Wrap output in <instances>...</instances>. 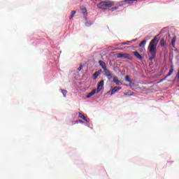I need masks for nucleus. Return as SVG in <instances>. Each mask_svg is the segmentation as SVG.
<instances>
[{
  "instance_id": "nucleus-19",
  "label": "nucleus",
  "mask_w": 179,
  "mask_h": 179,
  "mask_svg": "<svg viewBox=\"0 0 179 179\" xmlns=\"http://www.w3.org/2000/svg\"><path fill=\"white\" fill-rule=\"evenodd\" d=\"M146 44V40H143L138 44V47H142V45H145Z\"/></svg>"
},
{
  "instance_id": "nucleus-1",
  "label": "nucleus",
  "mask_w": 179,
  "mask_h": 179,
  "mask_svg": "<svg viewBox=\"0 0 179 179\" xmlns=\"http://www.w3.org/2000/svg\"><path fill=\"white\" fill-rule=\"evenodd\" d=\"M159 40H157V36H155L148 45V56L149 61H153L156 58V52L157 51V44Z\"/></svg>"
},
{
  "instance_id": "nucleus-12",
  "label": "nucleus",
  "mask_w": 179,
  "mask_h": 179,
  "mask_svg": "<svg viewBox=\"0 0 179 179\" xmlns=\"http://www.w3.org/2000/svg\"><path fill=\"white\" fill-rule=\"evenodd\" d=\"M173 72H174V66H171V69L168 73V74L166 75V78H169V76H171V75H173Z\"/></svg>"
},
{
  "instance_id": "nucleus-8",
  "label": "nucleus",
  "mask_w": 179,
  "mask_h": 179,
  "mask_svg": "<svg viewBox=\"0 0 179 179\" xmlns=\"http://www.w3.org/2000/svg\"><path fill=\"white\" fill-rule=\"evenodd\" d=\"M120 90H121V87H115L113 90H112V92H111V95L113 94H115V93L120 92Z\"/></svg>"
},
{
  "instance_id": "nucleus-6",
  "label": "nucleus",
  "mask_w": 179,
  "mask_h": 179,
  "mask_svg": "<svg viewBox=\"0 0 179 179\" xmlns=\"http://www.w3.org/2000/svg\"><path fill=\"white\" fill-rule=\"evenodd\" d=\"M101 72H103V70L100 69V70L96 71L93 74L92 78H93L94 80H96V79H97V78H99V76H100V73H101Z\"/></svg>"
},
{
  "instance_id": "nucleus-28",
  "label": "nucleus",
  "mask_w": 179,
  "mask_h": 179,
  "mask_svg": "<svg viewBox=\"0 0 179 179\" xmlns=\"http://www.w3.org/2000/svg\"><path fill=\"white\" fill-rule=\"evenodd\" d=\"M85 24H86V26H89L90 25L88 22H86Z\"/></svg>"
},
{
  "instance_id": "nucleus-20",
  "label": "nucleus",
  "mask_w": 179,
  "mask_h": 179,
  "mask_svg": "<svg viewBox=\"0 0 179 179\" xmlns=\"http://www.w3.org/2000/svg\"><path fill=\"white\" fill-rule=\"evenodd\" d=\"M125 80H126V82H129V83H131V78H129V76H126Z\"/></svg>"
},
{
  "instance_id": "nucleus-3",
  "label": "nucleus",
  "mask_w": 179,
  "mask_h": 179,
  "mask_svg": "<svg viewBox=\"0 0 179 179\" xmlns=\"http://www.w3.org/2000/svg\"><path fill=\"white\" fill-rule=\"evenodd\" d=\"M117 58H124V59H132V57L127 53H119L117 55Z\"/></svg>"
},
{
  "instance_id": "nucleus-14",
  "label": "nucleus",
  "mask_w": 179,
  "mask_h": 179,
  "mask_svg": "<svg viewBox=\"0 0 179 179\" xmlns=\"http://www.w3.org/2000/svg\"><path fill=\"white\" fill-rule=\"evenodd\" d=\"M78 117H79L80 118H82V120H84V121H87V119L86 118V117L85 116V115H83V114H82V113H78Z\"/></svg>"
},
{
  "instance_id": "nucleus-7",
  "label": "nucleus",
  "mask_w": 179,
  "mask_h": 179,
  "mask_svg": "<svg viewBox=\"0 0 179 179\" xmlns=\"http://www.w3.org/2000/svg\"><path fill=\"white\" fill-rule=\"evenodd\" d=\"M133 54L135 55V57H136V58H137V59H140V60L143 59V57H142V55H141V54H139V52L138 51L133 52Z\"/></svg>"
},
{
  "instance_id": "nucleus-16",
  "label": "nucleus",
  "mask_w": 179,
  "mask_h": 179,
  "mask_svg": "<svg viewBox=\"0 0 179 179\" xmlns=\"http://www.w3.org/2000/svg\"><path fill=\"white\" fill-rule=\"evenodd\" d=\"M82 13L84 14V16H86L87 15V10L86 8H81Z\"/></svg>"
},
{
  "instance_id": "nucleus-9",
  "label": "nucleus",
  "mask_w": 179,
  "mask_h": 179,
  "mask_svg": "<svg viewBox=\"0 0 179 179\" xmlns=\"http://www.w3.org/2000/svg\"><path fill=\"white\" fill-rule=\"evenodd\" d=\"M97 93V90L94 89V90H92L91 92H90L88 94V95L86 96L87 99H90V97H92V96H94V94Z\"/></svg>"
},
{
  "instance_id": "nucleus-10",
  "label": "nucleus",
  "mask_w": 179,
  "mask_h": 179,
  "mask_svg": "<svg viewBox=\"0 0 179 179\" xmlns=\"http://www.w3.org/2000/svg\"><path fill=\"white\" fill-rule=\"evenodd\" d=\"M99 64L100 66H101L102 69H103V71L105 69H107V66H106V63L104 62H103L102 60H99Z\"/></svg>"
},
{
  "instance_id": "nucleus-26",
  "label": "nucleus",
  "mask_w": 179,
  "mask_h": 179,
  "mask_svg": "<svg viewBox=\"0 0 179 179\" xmlns=\"http://www.w3.org/2000/svg\"><path fill=\"white\" fill-rule=\"evenodd\" d=\"M130 83L131 87L135 86V84L134 83H132V81H131V83Z\"/></svg>"
},
{
  "instance_id": "nucleus-27",
  "label": "nucleus",
  "mask_w": 179,
  "mask_h": 179,
  "mask_svg": "<svg viewBox=\"0 0 179 179\" xmlns=\"http://www.w3.org/2000/svg\"><path fill=\"white\" fill-rule=\"evenodd\" d=\"M136 40H138V38L133 39V40H131V41H130V43H134V42L136 41Z\"/></svg>"
},
{
  "instance_id": "nucleus-22",
  "label": "nucleus",
  "mask_w": 179,
  "mask_h": 179,
  "mask_svg": "<svg viewBox=\"0 0 179 179\" xmlns=\"http://www.w3.org/2000/svg\"><path fill=\"white\" fill-rule=\"evenodd\" d=\"M134 1H138V0H125L124 2L126 3H132V2H134Z\"/></svg>"
},
{
  "instance_id": "nucleus-29",
  "label": "nucleus",
  "mask_w": 179,
  "mask_h": 179,
  "mask_svg": "<svg viewBox=\"0 0 179 179\" xmlns=\"http://www.w3.org/2000/svg\"><path fill=\"white\" fill-rule=\"evenodd\" d=\"M95 1H97V0H95Z\"/></svg>"
},
{
  "instance_id": "nucleus-15",
  "label": "nucleus",
  "mask_w": 179,
  "mask_h": 179,
  "mask_svg": "<svg viewBox=\"0 0 179 179\" xmlns=\"http://www.w3.org/2000/svg\"><path fill=\"white\" fill-rule=\"evenodd\" d=\"M159 44L161 45V47H164V45H166V41H165L164 38H162L160 40Z\"/></svg>"
},
{
  "instance_id": "nucleus-13",
  "label": "nucleus",
  "mask_w": 179,
  "mask_h": 179,
  "mask_svg": "<svg viewBox=\"0 0 179 179\" xmlns=\"http://www.w3.org/2000/svg\"><path fill=\"white\" fill-rule=\"evenodd\" d=\"M177 40V37L174 36L172 40H171V44H172V47L176 48V41Z\"/></svg>"
},
{
  "instance_id": "nucleus-4",
  "label": "nucleus",
  "mask_w": 179,
  "mask_h": 179,
  "mask_svg": "<svg viewBox=\"0 0 179 179\" xmlns=\"http://www.w3.org/2000/svg\"><path fill=\"white\" fill-rule=\"evenodd\" d=\"M103 72L105 73V75L108 78V80H111V79H113V74H111V71H110V70L106 69L103 70Z\"/></svg>"
},
{
  "instance_id": "nucleus-18",
  "label": "nucleus",
  "mask_w": 179,
  "mask_h": 179,
  "mask_svg": "<svg viewBox=\"0 0 179 179\" xmlns=\"http://www.w3.org/2000/svg\"><path fill=\"white\" fill-rule=\"evenodd\" d=\"M129 43H131L130 41H127V42H123L119 44L120 47H122V45H129Z\"/></svg>"
},
{
  "instance_id": "nucleus-24",
  "label": "nucleus",
  "mask_w": 179,
  "mask_h": 179,
  "mask_svg": "<svg viewBox=\"0 0 179 179\" xmlns=\"http://www.w3.org/2000/svg\"><path fill=\"white\" fill-rule=\"evenodd\" d=\"M117 9H118V7L112 8L110 10L111 12H114V10H117Z\"/></svg>"
},
{
  "instance_id": "nucleus-25",
  "label": "nucleus",
  "mask_w": 179,
  "mask_h": 179,
  "mask_svg": "<svg viewBox=\"0 0 179 179\" xmlns=\"http://www.w3.org/2000/svg\"><path fill=\"white\" fill-rule=\"evenodd\" d=\"M81 69H83V66H82V64L80 65V67L78 69V71H80Z\"/></svg>"
},
{
  "instance_id": "nucleus-23",
  "label": "nucleus",
  "mask_w": 179,
  "mask_h": 179,
  "mask_svg": "<svg viewBox=\"0 0 179 179\" xmlns=\"http://www.w3.org/2000/svg\"><path fill=\"white\" fill-rule=\"evenodd\" d=\"M164 33H166V29H162L160 31L159 34H164Z\"/></svg>"
},
{
  "instance_id": "nucleus-11",
  "label": "nucleus",
  "mask_w": 179,
  "mask_h": 179,
  "mask_svg": "<svg viewBox=\"0 0 179 179\" xmlns=\"http://www.w3.org/2000/svg\"><path fill=\"white\" fill-rule=\"evenodd\" d=\"M113 82L114 83L117 84V86H121V85H122V83H121V81H120L117 77H113Z\"/></svg>"
},
{
  "instance_id": "nucleus-5",
  "label": "nucleus",
  "mask_w": 179,
  "mask_h": 179,
  "mask_svg": "<svg viewBox=\"0 0 179 179\" xmlns=\"http://www.w3.org/2000/svg\"><path fill=\"white\" fill-rule=\"evenodd\" d=\"M103 86H104V80H101L98 83V87L96 89V93H99V92H101V90L103 89Z\"/></svg>"
},
{
  "instance_id": "nucleus-21",
  "label": "nucleus",
  "mask_w": 179,
  "mask_h": 179,
  "mask_svg": "<svg viewBox=\"0 0 179 179\" xmlns=\"http://www.w3.org/2000/svg\"><path fill=\"white\" fill-rule=\"evenodd\" d=\"M62 93L64 97H66V94L68 93V92L66 90H62Z\"/></svg>"
},
{
  "instance_id": "nucleus-2",
  "label": "nucleus",
  "mask_w": 179,
  "mask_h": 179,
  "mask_svg": "<svg viewBox=\"0 0 179 179\" xmlns=\"http://www.w3.org/2000/svg\"><path fill=\"white\" fill-rule=\"evenodd\" d=\"M99 9H109L111 6H114L113 1H101L97 5Z\"/></svg>"
},
{
  "instance_id": "nucleus-17",
  "label": "nucleus",
  "mask_w": 179,
  "mask_h": 179,
  "mask_svg": "<svg viewBox=\"0 0 179 179\" xmlns=\"http://www.w3.org/2000/svg\"><path fill=\"white\" fill-rule=\"evenodd\" d=\"M75 15H76V11L72 10L71 11V15L70 16V20H72V19H73V17L75 16Z\"/></svg>"
}]
</instances>
